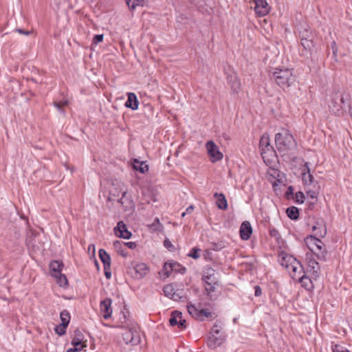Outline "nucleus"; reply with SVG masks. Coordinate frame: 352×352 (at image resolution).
<instances>
[{"mask_svg":"<svg viewBox=\"0 0 352 352\" xmlns=\"http://www.w3.org/2000/svg\"><path fill=\"white\" fill-rule=\"evenodd\" d=\"M177 326L180 329H184L186 328V321L183 318L182 315L181 316V318L178 320Z\"/></svg>","mask_w":352,"mask_h":352,"instance_id":"nucleus-47","label":"nucleus"},{"mask_svg":"<svg viewBox=\"0 0 352 352\" xmlns=\"http://www.w3.org/2000/svg\"><path fill=\"white\" fill-rule=\"evenodd\" d=\"M305 195L302 192L298 191L295 195L296 202L298 204H302L305 201Z\"/></svg>","mask_w":352,"mask_h":352,"instance_id":"nucleus-41","label":"nucleus"},{"mask_svg":"<svg viewBox=\"0 0 352 352\" xmlns=\"http://www.w3.org/2000/svg\"><path fill=\"white\" fill-rule=\"evenodd\" d=\"M228 82L233 94H237L241 89V82L236 72H231L228 75Z\"/></svg>","mask_w":352,"mask_h":352,"instance_id":"nucleus-11","label":"nucleus"},{"mask_svg":"<svg viewBox=\"0 0 352 352\" xmlns=\"http://www.w3.org/2000/svg\"><path fill=\"white\" fill-rule=\"evenodd\" d=\"M308 270L313 275L318 277L319 275L320 267L318 263L313 258L308 260Z\"/></svg>","mask_w":352,"mask_h":352,"instance_id":"nucleus-24","label":"nucleus"},{"mask_svg":"<svg viewBox=\"0 0 352 352\" xmlns=\"http://www.w3.org/2000/svg\"><path fill=\"white\" fill-rule=\"evenodd\" d=\"M175 290L176 289L173 284L166 285L163 288V291L164 292L165 296L169 298L173 297V295H174V292H175Z\"/></svg>","mask_w":352,"mask_h":352,"instance_id":"nucleus-32","label":"nucleus"},{"mask_svg":"<svg viewBox=\"0 0 352 352\" xmlns=\"http://www.w3.org/2000/svg\"><path fill=\"white\" fill-rule=\"evenodd\" d=\"M255 3L254 10L256 13L260 16H263L267 15L270 10V8L266 1V0H253Z\"/></svg>","mask_w":352,"mask_h":352,"instance_id":"nucleus-10","label":"nucleus"},{"mask_svg":"<svg viewBox=\"0 0 352 352\" xmlns=\"http://www.w3.org/2000/svg\"><path fill=\"white\" fill-rule=\"evenodd\" d=\"M129 8L133 10L138 6H144L147 0H125Z\"/></svg>","mask_w":352,"mask_h":352,"instance_id":"nucleus-30","label":"nucleus"},{"mask_svg":"<svg viewBox=\"0 0 352 352\" xmlns=\"http://www.w3.org/2000/svg\"><path fill=\"white\" fill-rule=\"evenodd\" d=\"M202 280L205 283L204 285H215L219 283L215 270L212 267L206 270L202 276Z\"/></svg>","mask_w":352,"mask_h":352,"instance_id":"nucleus-9","label":"nucleus"},{"mask_svg":"<svg viewBox=\"0 0 352 352\" xmlns=\"http://www.w3.org/2000/svg\"><path fill=\"white\" fill-rule=\"evenodd\" d=\"M123 340L126 344H131V340H133V329H127L124 333H123Z\"/></svg>","mask_w":352,"mask_h":352,"instance_id":"nucleus-38","label":"nucleus"},{"mask_svg":"<svg viewBox=\"0 0 352 352\" xmlns=\"http://www.w3.org/2000/svg\"><path fill=\"white\" fill-rule=\"evenodd\" d=\"M111 266H109V267H107V270H104V275L107 279H109L111 277V272L110 271Z\"/></svg>","mask_w":352,"mask_h":352,"instance_id":"nucleus-58","label":"nucleus"},{"mask_svg":"<svg viewBox=\"0 0 352 352\" xmlns=\"http://www.w3.org/2000/svg\"><path fill=\"white\" fill-rule=\"evenodd\" d=\"M268 175L269 180L271 182L274 190H276V187L283 182V176H281L279 171L275 169L272 170L271 173H268Z\"/></svg>","mask_w":352,"mask_h":352,"instance_id":"nucleus-16","label":"nucleus"},{"mask_svg":"<svg viewBox=\"0 0 352 352\" xmlns=\"http://www.w3.org/2000/svg\"><path fill=\"white\" fill-rule=\"evenodd\" d=\"M140 342V337L138 332L133 329V340H131L132 345H136Z\"/></svg>","mask_w":352,"mask_h":352,"instance_id":"nucleus-40","label":"nucleus"},{"mask_svg":"<svg viewBox=\"0 0 352 352\" xmlns=\"http://www.w3.org/2000/svg\"><path fill=\"white\" fill-rule=\"evenodd\" d=\"M214 197L216 199V205L221 210H227L228 202L226 196L223 193L215 192Z\"/></svg>","mask_w":352,"mask_h":352,"instance_id":"nucleus-21","label":"nucleus"},{"mask_svg":"<svg viewBox=\"0 0 352 352\" xmlns=\"http://www.w3.org/2000/svg\"><path fill=\"white\" fill-rule=\"evenodd\" d=\"M331 48H332V50H333V55L336 56L338 49H337V45H336V41H333L331 43Z\"/></svg>","mask_w":352,"mask_h":352,"instance_id":"nucleus-59","label":"nucleus"},{"mask_svg":"<svg viewBox=\"0 0 352 352\" xmlns=\"http://www.w3.org/2000/svg\"><path fill=\"white\" fill-rule=\"evenodd\" d=\"M252 233V226L248 221L242 223L240 228V236L243 240H248Z\"/></svg>","mask_w":352,"mask_h":352,"instance_id":"nucleus-17","label":"nucleus"},{"mask_svg":"<svg viewBox=\"0 0 352 352\" xmlns=\"http://www.w3.org/2000/svg\"><path fill=\"white\" fill-rule=\"evenodd\" d=\"M270 234L271 236H274V237H275L276 239L280 237V234H279L278 230H276L275 228L271 229L270 230Z\"/></svg>","mask_w":352,"mask_h":352,"instance_id":"nucleus-51","label":"nucleus"},{"mask_svg":"<svg viewBox=\"0 0 352 352\" xmlns=\"http://www.w3.org/2000/svg\"><path fill=\"white\" fill-rule=\"evenodd\" d=\"M116 236L120 238L129 239L131 236V233L126 229V230H124L123 232H121V233H116Z\"/></svg>","mask_w":352,"mask_h":352,"instance_id":"nucleus-44","label":"nucleus"},{"mask_svg":"<svg viewBox=\"0 0 352 352\" xmlns=\"http://www.w3.org/2000/svg\"><path fill=\"white\" fill-rule=\"evenodd\" d=\"M63 267V263L61 261H53L50 264L51 275L56 276L60 275Z\"/></svg>","mask_w":352,"mask_h":352,"instance_id":"nucleus-20","label":"nucleus"},{"mask_svg":"<svg viewBox=\"0 0 352 352\" xmlns=\"http://www.w3.org/2000/svg\"><path fill=\"white\" fill-rule=\"evenodd\" d=\"M182 291L176 289L174 292V295H173V297L170 298V299H173L175 301H179L182 298Z\"/></svg>","mask_w":352,"mask_h":352,"instance_id":"nucleus-46","label":"nucleus"},{"mask_svg":"<svg viewBox=\"0 0 352 352\" xmlns=\"http://www.w3.org/2000/svg\"><path fill=\"white\" fill-rule=\"evenodd\" d=\"M219 283L215 285H204L205 294L210 300H215L220 294Z\"/></svg>","mask_w":352,"mask_h":352,"instance_id":"nucleus-14","label":"nucleus"},{"mask_svg":"<svg viewBox=\"0 0 352 352\" xmlns=\"http://www.w3.org/2000/svg\"><path fill=\"white\" fill-rule=\"evenodd\" d=\"M124 244L130 249H134L136 248V243L135 242H127Z\"/></svg>","mask_w":352,"mask_h":352,"instance_id":"nucleus-60","label":"nucleus"},{"mask_svg":"<svg viewBox=\"0 0 352 352\" xmlns=\"http://www.w3.org/2000/svg\"><path fill=\"white\" fill-rule=\"evenodd\" d=\"M72 344L74 345V348L78 349V351H81L82 348H83V345L81 344L80 341L75 342L73 341Z\"/></svg>","mask_w":352,"mask_h":352,"instance_id":"nucleus-55","label":"nucleus"},{"mask_svg":"<svg viewBox=\"0 0 352 352\" xmlns=\"http://www.w3.org/2000/svg\"><path fill=\"white\" fill-rule=\"evenodd\" d=\"M113 247L116 249V250H118L119 248H120L122 247V242L120 241H116L113 242Z\"/></svg>","mask_w":352,"mask_h":352,"instance_id":"nucleus-62","label":"nucleus"},{"mask_svg":"<svg viewBox=\"0 0 352 352\" xmlns=\"http://www.w3.org/2000/svg\"><path fill=\"white\" fill-rule=\"evenodd\" d=\"M318 229H320V231L316 232L315 235L322 238L324 237L327 234V228L323 220L317 221L316 224L313 226V231H316Z\"/></svg>","mask_w":352,"mask_h":352,"instance_id":"nucleus-22","label":"nucleus"},{"mask_svg":"<svg viewBox=\"0 0 352 352\" xmlns=\"http://www.w3.org/2000/svg\"><path fill=\"white\" fill-rule=\"evenodd\" d=\"M225 341V336L221 335L211 334L208 340V346L211 349H216L221 346Z\"/></svg>","mask_w":352,"mask_h":352,"instance_id":"nucleus-15","label":"nucleus"},{"mask_svg":"<svg viewBox=\"0 0 352 352\" xmlns=\"http://www.w3.org/2000/svg\"><path fill=\"white\" fill-rule=\"evenodd\" d=\"M194 209V206H190L189 207L187 208L186 212L187 213H190Z\"/></svg>","mask_w":352,"mask_h":352,"instance_id":"nucleus-64","label":"nucleus"},{"mask_svg":"<svg viewBox=\"0 0 352 352\" xmlns=\"http://www.w3.org/2000/svg\"><path fill=\"white\" fill-rule=\"evenodd\" d=\"M164 245L168 250H170L171 248H173V244L171 243V242L168 240V239H166L164 240Z\"/></svg>","mask_w":352,"mask_h":352,"instance_id":"nucleus-54","label":"nucleus"},{"mask_svg":"<svg viewBox=\"0 0 352 352\" xmlns=\"http://www.w3.org/2000/svg\"><path fill=\"white\" fill-rule=\"evenodd\" d=\"M124 194H127V190L124 184L119 181L113 182L109 189L108 200L109 201H116L120 197V195H124Z\"/></svg>","mask_w":352,"mask_h":352,"instance_id":"nucleus-6","label":"nucleus"},{"mask_svg":"<svg viewBox=\"0 0 352 352\" xmlns=\"http://www.w3.org/2000/svg\"><path fill=\"white\" fill-rule=\"evenodd\" d=\"M305 243L307 248L317 256L320 260L325 259L326 251L324 249V243L321 240L316 237L315 236H307L305 239Z\"/></svg>","mask_w":352,"mask_h":352,"instance_id":"nucleus-3","label":"nucleus"},{"mask_svg":"<svg viewBox=\"0 0 352 352\" xmlns=\"http://www.w3.org/2000/svg\"><path fill=\"white\" fill-rule=\"evenodd\" d=\"M54 106L58 109H61L63 107L61 106V104H60V102H54Z\"/></svg>","mask_w":352,"mask_h":352,"instance_id":"nucleus-63","label":"nucleus"},{"mask_svg":"<svg viewBox=\"0 0 352 352\" xmlns=\"http://www.w3.org/2000/svg\"><path fill=\"white\" fill-rule=\"evenodd\" d=\"M182 313L179 311H174L171 313L170 318L169 319V324L170 326H175L178 324V320L181 318Z\"/></svg>","mask_w":352,"mask_h":352,"instance_id":"nucleus-28","label":"nucleus"},{"mask_svg":"<svg viewBox=\"0 0 352 352\" xmlns=\"http://www.w3.org/2000/svg\"><path fill=\"white\" fill-rule=\"evenodd\" d=\"M15 31L19 32V34H24V35H26V36L30 35L31 34L30 31L25 30H23V29H20V28L16 29Z\"/></svg>","mask_w":352,"mask_h":352,"instance_id":"nucleus-53","label":"nucleus"},{"mask_svg":"<svg viewBox=\"0 0 352 352\" xmlns=\"http://www.w3.org/2000/svg\"><path fill=\"white\" fill-rule=\"evenodd\" d=\"M54 277L56 278L57 284L60 287H65L68 285V280L65 274L60 273V275H57Z\"/></svg>","mask_w":352,"mask_h":352,"instance_id":"nucleus-34","label":"nucleus"},{"mask_svg":"<svg viewBox=\"0 0 352 352\" xmlns=\"http://www.w3.org/2000/svg\"><path fill=\"white\" fill-rule=\"evenodd\" d=\"M219 333H220V326H219L217 324H214L210 331V334L219 335Z\"/></svg>","mask_w":352,"mask_h":352,"instance_id":"nucleus-49","label":"nucleus"},{"mask_svg":"<svg viewBox=\"0 0 352 352\" xmlns=\"http://www.w3.org/2000/svg\"><path fill=\"white\" fill-rule=\"evenodd\" d=\"M259 148L264 162L270 161L275 157V150L270 144L268 135L264 134L260 139Z\"/></svg>","mask_w":352,"mask_h":352,"instance_id":"nucleus-4","label":"nucleus"},{"mask_svg":"<svg viewBox=\"0 0 352 352\" xmlns=\"http://www.w3.org/2000/svg\"><path fill=\"white\" fill-rule=\"evenodd\" d=\"M344 103V96L339 92H335L331 96L329 109L335 114L339 115L342 112V104Z\"/></svg>","mask_w":352,"mask_h":352,"instance_id":"nucleus-7","label":"nucleus"},{"mask_svg":"<svg viewBox=\"0 0 352 352\" xmlns=\"http://www.w3.org/2000/svg\"><path fill=\"white\" fill-rule=\"evenodd\" d=\"M301 45L305 50L311 51L314 47L313 38H301Z\"/></svg>","mask_w":352,"mask_h":352,"instance_id":"nucleus-33","label":"nucleus"},{"mask_svg":"<svg viewBox=\"0 0 352 352\" xmlns=\"http://www.w3.org/2000/svg\"><path fill=\"white\" fill-rule=\"evenodd\" d=\"M286 213L287 217L292 220H296L299 217V210L296 206H290L287 208Z\"/></svg>","mask_w":352,"mask_h":352,"instance_id":"nucleus-27","label":"nucleus"},{"mask_svg":"<svg viewBox=\"0 0 352 352\" xmlns=\"http://www.w3.org/2000/svg\"><path fill=\"white\" fill-rule=\"evenodd\" d=\"M254 289H255V292H254V295L256 296H259L261 295L262 294V290H261V288L258 286V285H256L255 287H254Z\"/></svg>","mask_w":352,"mask_h":352,"instance_id":"nucleus-57","label":"nucleus"},{"mask_svg":"<svg viewBox=\"0 0 352 352\" xmlns=\"http://www.w3.org/2000/svg\"><path fill=\"white\" fill-rule=\"evenodd\" d=\"M206 148L210 156L213 158L212 161L220 160L223 158V154L219 151L218 146L212 141L206 143Z\"/></svg>","mask_w":352,"mask_h":352,"instance_id":"nucleus-12","label":"nucleus"},{"mask_svg":"<svg viewBox=\"0 0 352 352\" xmlns=\"http://www.w3.org/2000/svg\"><path fill=\"white\" fill-rule=\"evenodd\" d=\"M333 352H349V351L348 350H342L341 346H340L338 345H336L334 346V348L333 349Z\"/></svg>","mask_w":352,"mask_h":352,"instance_id":"nucleus-56","label":"nucleus"},{"mask_svg":"<svg viewBox=\"0 0 352 352\" xmlns=\"http://www.w3.org/2000/svg\"><path fill=\"white\" fill-rule=\"evenodd\" d=\"M103 34H96L93 38V43L94 44H98L100 42H102L103 40Z\"/></svg>","mask_w":352,"mask_h":352,"instance_id":"nucleus-48","label":"nucleus"},{"mask_svg":"<svg viewBox=\"0 0 352 352\" xmlns=\"http://www.w3.org/2000/svg\"><path fill=\"white\" fill-rule=\"evenodd\" d=\"M60 317L62 322L61 324L67 327L70 319L69 313L67 310H64L60 313Z\"/></svg>","mask_w":352,"mask_h":352,"instance_id":"nucleus-36","label":"nucleus"},{"mask_svg":"<svg viewBox=\"0 0 352 352\" xmlns=\"http://www.w3.org/2000/svg\"><path fill=\"white\" fill-rule=\"evenodd\" d=\"M302 179L305 186L311 185L314 183V177L310 173L309 163L306 162L302 173Z\"/></svg>","mask_w":352,"mask_h":352,"instance_id":"nucleus-18","label":"nucleus"},{"mask_svg":"<svg viewBox=\"0 0 352 352\" xmlns=\"http://www.w3.org/2000/svg\"><path fill=\"white\" fill-rule=\"evenodd\" d=\"M272 76L277 85L283 89L289 88L296 80V77L293 74L292 69L288 68L276 69Z\"/></svg>","mask_w":352,"mask_h":352,"instance_id":"nucleus-2","label":"nucleus"},{"mask_svg":"<svg viewBox=\"0 0 352 352\" xmlns=\"http://www.w3.org/2000/svg\"><path fill=\"white\" fill-rule=\"evenodd\" d=\"M133 167L135 170L140 171L142 173H144L148 170V165L145 164L144 162H140L137 160H135Z\"/></svg>","mask_w":352,"mask_h":352,"instance_id":"nucleus-31","label":"nucleus"},{"mask_svg":"<svg viewBox=\"0 0 352 352\" xmlns=\"http://www.w3.org/2000/svg\"><path fill=\"white\" fill-rule=\"evenodd\" d=\"M300 36L301 38H314L311 30H309L308 28H304L302 30H301L300 31Z\"/></svg>","mask_w":352,"mask_h":352,"instance_id":"nucleus-37","label":"nucleus"},{"mask_svg":"<svg viewBox=\"0 0 352 352\" xmlns=\"http://www.w3.org/2000/svg\"><path fill=\"white\" fill-rule=\"evenodd\" d=\"M279 256L280 258V264L285 268H287L288 270H290L291 263H296V265L299 264L296 259L291 255L282 253L281 254H280Z\"/></svg>","mask_w":352,"mask_h":352,"instance_id":"nucleus-19","label":"nucleus"},{"mask_svg":"<svg viewBox=\"0 0 352 352\" xmlns=\"http://www.w3.org/2000/svg\"><path fill=\"white\" fill-rule=\"evenodd\" d=\"M116 201L120 204L125 211L132 208L133 206V201L129 197H126V194L122 195V197L118 198Z\"/></svg>","mask_w":352,"mask_h":352,"instance_id":"nucleus-25","label":"nucleus"},{"mask_svg":"<svg viewBox=\"0 0 352 352\" xmlns=\"http://www.w3.org/2000/svg\"><path fill=\"white\" fill-rule=\"evenodd\" d=\"M192 3L197 6L202 7L204 6L203 2L204 0H192Z\"/></svg>","mask_w":352,"mask_h":352,"instance_id":"nucleus-61","label":"nucleus"},{"mask_svg":"<svg viewBox=\"0 0 352 352\" xmlns=\"http://www.w3.org/2000/svg\"><path fill=\"white\" fill-rule=\"evenodd\" d=\"M199 252H200V249H199L197 248H193L190 250V253L188 254V256L192 257L195 259H197V258H199V256H200Z\"/></svg>","mask_w":352,"mask_h":352,"instance_id":"nucleus-42","label":"nucleus"},{"mask_svg":"<svg viewBox=\"0 0 352 352\" xmlns=\"http://www.w3.org/2000/svg\"><path fill=\"white\" fill-rule=\"evenodd\" d=\"M128 272L135 278H144L149 272L148 267L144 263L132 262L128 267Z\"/></svg>","mask_w":352,"mask_h":352,"instance_id":"nucleus-5","label":"nucleus"},{"mask_svg":"<svg viewBox=\"0 0 352 352\" xmlns=\"http://www.w3.org/2000/svg\"><path fill=\"white\" fill-rule=\"evenodd\" d=\"M275 143L276 148L279 152H286L294 150L296 147V142L287 129H282L275 135Z\"/></svg>","mask_w":352,"mask_h":352,"instance_id":"nucleus-1","label":"nucleus"},{"mask_svg":"<svg viewBox=\"0 0 352 352\" xmlns=\"http://www.w3.org/2000/svg\"><path fill=\"white\" fill-rule=\"evenodd\" d=\"M292 270L295 275L298 271L299 272V274H300L302 270V267L300 263L298 265H296V263H291L290 270Z\"/></svg>","mask_w":352,"mask_h":352,"instance_id":"nucleus-45","label":"nucleus"},{"mask_svg":"<svg viewBox=\"0 0 352 352\" xmlns=\"http://www.w3.org/2000/svg\"><path fill=\"white\" fill-rule=\"evenodd\" d=\"M175 265H176V264H169V263H166L164 264V270L166 271V274L167 276H169V272L167 270V268L169 267L170 269V270H173L174 267Z\"/></svg>","mask_w":352,"mask_h":352,"instance_id":"nucleus-50","label":"nucleus"},{"mask_svg":"<svg viewBox=\"0 0 352 352\" xmlns=\"http://www.w3.org/2000/svg\"><path fill=\"white\" fill-rule=\"evenodd\" d=\"M126 226L123 221H119L117 226L114 228L115 233H121L124 230H126Z\"/></svg>","mask_w":352,"mask_h":352,"instance_id":"nucleus-39","label":"nucleus"},{"mask_svg":"<svg viewBox=\"0 0 352 352\" xmlns=\"http://www.w3.org/2000/svg\"><path fill=\"white\" fill-rule=\"evenodd\" d=\"M188 313L194 318L202 321L204 317L210 318L212 316V313L206 309H197L194 305L189 303L187 305Z\"/></svg>","mask_w":352,"mask_h":352,"instance_id":"nucleus-8","label":"nucleus"},{"mask_svg":"<svg viewBox=\"0 0 352 352\" xmlns=\"http://www.w3.org/2000/svg\"><path fill=\"white\" fill-rule=\"evenodd\" d=\"M99 257L104 265V270H107L109 266H111V257L110 255L103 249L99 250Z\"/></svg>","mask_w":352,"mask_h":352,"instance_id":"nucleus-26","label":"nucleus"},{"mask_svg":"<svg viewBox=\"0 0 352 352\" xmlns=\"http://www.w3.org/2000/svg\"><path fill=\"white\" fill-rule=\"evenodd\" d=\"M112 300L109 298H107L100 302V309L104 319L111 318L112 314L111 308Z\"/></svg>","mask_w":352,"mask_h":352,"instance_id":"nucleus-13","label":"nucleus"},{"mask_svg":"<svg viewBox=\"0 0 352 352\" xmlns=\"http://www.w3.org/2000/svg\"><path fill=\"white\" fill-rule=\"evenodd\" d=\"M299 281L301 283L302 286L305 287L306 289H309V288H311V279L303 275L298 278Z\"/></svg>","mask_w":352,"mask_h":352,"instance_id":"nucleus-35","label":"nucleus"},{"mask_svg":"<svg viewBox=\"0 0 352 352\" xmlns=\"http://www.w3.org/2000/svg\"><path fill=\"white\" fill-rule=\"evenodd\" d=\"M127 96L128 98L125 103V106L127 108H130L133 110L138 109L139 102L138 100L136 95L134 93H128Z\"/></svg>","mask_w":352,"mask_h":352,"instance_id":"nucleus-23","label":"nucleus"},{"mask_svg":"<svg viewBox=\"0 0 352 352\" xmlns=\"http://www.w3.org/2000/svg\"><path fill=\"white\" fill-rule=\"evenodd\" d=\"M293 193H294V188H293V186H289L288 187V189H287V190L286 193H285V197H286L287 199H289V196H290V195H293Z\"/></svg>","mask_w":352,"mask_h":352,"instance_id":"nucleus-52","label":"nucleus"},{"mask_svg":"<svg viewBox=\"0 0 352 352\" xmlns=\"http://www.w3.org/2000/svg\"><path fill=\"white\" fill-rule=\"evenodd\" d=\"M66 328H67V326H65V325L60 324L58 326L56 327L55 331L58 335L63 336L65 333Z\"/></svg>","mask_w":352,"mask_h":352,"instance_id":"nucleus-43","label":"nucleus"},{"mask_svg":"<svg viewBox=\"0 0 352 352\" xmlns=\"http://www.w3.org/2000/svg\"><path fill=\"white\" fill-rule=\"evenodd\" d=\"M319 190H320V186H318L316 190H307L306 191L307 197L309 198H311V199L314 200V201H311L309 203V206H313L315 204L316 201H317V197L319 193Z\"/></svg>","mask_w":352,"mask_h":352,"instance_id":"nucleus-29","label":"nucleus"}]
</instances>
